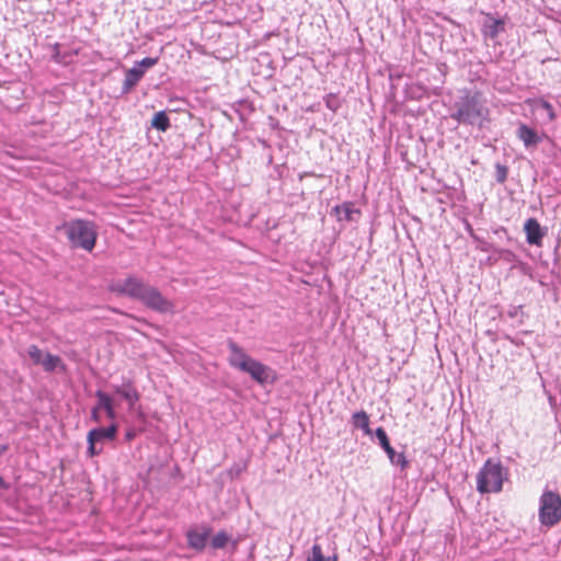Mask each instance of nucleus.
I'll list each match as a JSON object with an SVG mask.
<instances>
[{
  "label": "nucleus",
  "mask_w": 561,
  "mask_h": 561,
  "mask_svg": "<svg viewBox=\"0 0 561 561\" xmlns=\"http://www.w3.org/2000/svg\"><path fill=\"white\" fill-rule=\"evenodd\" d=\"M111 290L118 295H124L133 299H137L148 309H151L156 312H174V304L165 298L157 287L145 283L140 278L128 276L123 280H117L111 286Z\"/></svg>",
  "instance_id": "obj_1"
},
{
  "label": "nucleus",
  "mask_w": 561,
  "mask_h": 561,
  "mask_svg": "<svg viewBox=\"0 0 561 561\" xmlns=\"http://www.w3.org/2000/svg\"><path fill=\"white\" fill-rule=\"evenodd\" d=\"M450 118L460 125L483 129L491 123L488 101L480 91L465 89L454 104Z\"/></svg>",
  "instance_id": "obj_2"
},
{
  "label": "nucleus",
  "mask_w": 561,
  "mask_h": 561,
  "mask_svg": "<svg viewBox=\"0 0 561 561\" xmlns=\"http://www.w3.org/2000/svg\"><path fill=\"white\" fill-rule=\"evenodd\" d=\"M58 229L65 231L71 247L80 248L88 252L94 249L98 231L93 221L72 219L65 221Z\"/></svg>",
  "instance_id": "obj_3"
},
{
  "label": "nucleus",
  "mask_w": 561,
  "mask_h": 561,
  "mask_svg": "<svg viewBox=\"0 0 561 561\" xmlns=\"http://www.w3.org/2000/svg\"><path fill=\"white\" fill-rule=\"evenodd\" d=\"M506 473L500 461L486 459L477 474V490L481 494L502 491Z\"/></svg>",
  "instance_id": "obj_4"
},
{
  "label": "nucleus",
  "mask_w": 561,
  "mask_h": 561,
  "mask_svg": "<svg viewBox=\"0 0 561 561\" xmlns=\"http://www.w3.org/2000/svg\"><path fill=\"white\" fill-rule=\"evenodd\" d=\"M539 522L542 526L553 527L561 522V496L558 492L545 490L539 497Z\"/></svg>",
  "instance_id": "obj_5"
},
{
  "label": "nucleus",
  "mask_w": 561,
  "mask_h": 561,
  "mask_svg": "<svg viewBox=\"0 0 561 561\" xmlns=\"http://www.w3.org/2000/svg\"><path fill=\"white\" fill-rule=\"evenodd\" d=\"M117 434V425L111 424L107 427H95L89 431L87 436L88 448L87 454L89 457L98 456L102 453V447H98L99 443L104 440H113Z\"/></svg>",
  "instance_id": "obj_6"
},
{
  "label": "nucleus",
  "mask_w": 561,
  "mask_h": 561,
  "mask_svg": "<svg viewBox=\"0 0 561 561\" xmlns=\"http://www.w3.org/2000/svg\"><path fill=\"white\" fill-rule=\"evenodd\" d=\"M375 436L378 439L380 447L387 454L390 462L397 467H400L402 470H404L409 465V462L405 458V455L403 453H397L392 448L386 431L382 427H378L375 431Z\"/></svg>",
  "instance_id": "obj_7"
},
{
  "label": "nucleus",
  "mask_w": 561,
  "mask_h": 561,
  "mask_svg": "<svg viewBox=\"0 0 561 561\" xmlns=\"http://www.w3.org/2000/svg\"><path fill=\"white\" fill-rule=\"evenodd\" d=\"M505 31V21L502 18H495L492 13H485L481 24V34L484 39H496Z\"/></svg>",
  "instance_id": "obj_8"
},
{
  "label": "nucleus",
  "mask_w": 561,
  "mask_h": 561,
  "mask_svg": "<svg viewBox=\"0 0 561 561\" xmlns=\"http://www.w3.org/2000/svg\"><path fill=\"white\" fill-rule=\"evenodd\" d=\"M211 528L205 525L190 528L186 531L187 546L196 551H203L210 536Z\"/></svg>",
  "instance_id": "obj_9"
},
{
  "label": "nucleus",
  "mask_w": 561,
  "mask_h": 561,
  "mask_svg": "<svg viewBox=\"0 0 561 561\" xmlns=\"http://www.w3.org/2000/svg\"><path fill=\"white\" fill-rule=\"evenodd\" d=\"M114 392L121 396L131 410L139 401L140 394L130 379H126L122 385L112 386Z\"/></svg>",
  "instance_id": "obj_10"
},
{
  "label": "nucleus",
  "mask_w": 561,
  "mask_h": 561,
  "mask_svg": "<svg viewBox=\"0 0 561 561\" xmlns=\"http://www.w3.org/2000/svg\"><path fill=\"white\" fill-rule=\"evenodd\" d=\"M524 231L526 233V241L533 245H541L542 239L547 233L546 228H542L536 218H528L525 221Z\"/></svg>",
  "instance_id": "obj_11"
},
{
  "label": "nucleus",
  "mask_w": 561,
  "mask_h": 561,
  "mask_svg": "<svg viewBox=\"0 0 561 561\" xmlns=\"http://www.w3.org/2000/svg\"><path fill=\"white\" fill-rule=\"evenodd\" d=\"M243 371L248 373L255 381L261 385L266 383L270 380L271 368L256 359L248 362V365Z\"/></svg>",
  "instance_id": "obj_12"
},
{
  "label": "nucleus",
  "mask_w": 561,
  "mask_h": 561,
  "mask_svg": "<svg viewBox=\"0 0 561 561\" xmlns=\"http://www.w3.org/2000/svg\"><path fill=\"white\" fill-rule=\"evenodd\" d=\"M228 347L230 350L229 355V364L238 368L239 370L243 371L245 366L248 365V362H251L253 358H251L241 348L238 344H236L233 341H229Z\"/></svg>",
  "instance_id": "obj_13"
},
{
  "label": "nucleus",
  "mask_w": 561,
  "mask_h": 561,
  "mask_svg": "<svg viewBox=\"0 0 561 561\" xmlns=\"http://www.w3.org/2000/svg\"><path fill=\"white\" fill-rule=\"evenodd\" d=\"M516 136L526 148H536L542 140L541 136L534 128L523 123L519 124Z\"/></svg>",
  "instance_id": "obj_14"
},
{
  "label": "nucleus",
  "mask_w": 561,
  "mask_h": 561,
  "mask_svg": "<svg viewBox=\"0 0 561 561\" xmlns=\"http://www.w3.org/2000/svg\"><path fill=\"white\" fill-rule=\"evenodd\" d=\"M332 214L339 221H353L354 215H360V210L352 202H344L332 209Z\"/></svg>",
  "instance_id": "obj_15"
},
{
  "label": "nucleus",
  "mask_w": 561,
  "mask_h": 561,
  "mask_svg": "<svg viewBox=\"0 0 561 561\" xmlns=\"http://www.w3.org/2000/svg\"><path fill=\"white\" fill-rule=\"evenodd\" d=\"M144 71L139 70L136 66L126 70L125 79L122 85V94H127L144 77Z\"/></svg>",
  "instance_id": "obj_16"
},
{
  "label": "nucleus",
  "mask_w": 561,
  "mask_h": 561,
  "mask_svg": "<svg viewBox=\"0 0 561 561\" xmlns=\"http://www.w3.org/2000/svg\"><path fill=\"white\" fill-rule=\"evenodd\" d=\"M95 397L98 399L99 408L101 410L105 411L106 416L110 420H115L116 419V412H115V409H114V403H113L112 398L106 392H104L102 390H96L95 391Z\"/></svg>",
  "instance_id": "obj_17"
},
{
  "label": "nucleus",
  "mask_w": 561,
  "mask_h": 561,
  "mask_svg": "<svg viewBox=\"0 0 561 561\" xmlns=\"http://www.w3.org/2000/svg\"><path fill=\"white\" fill-rule=\"evenodd\" d=\"M352 424L354 427L363 430L365 435H373V432L369 427V416L364 410L355 412L352 415Z\"/></svg>",
  "instance_id": "obj_18"
},
{
  "label": "nucleus",
  "mask_w": 561,
  "mask_h": 561,
  "mask_svg": "<svg viewBox=\"0 0 561 561\" xmlns=\"http://www.w3.org/2000/svg\"><path fill=\"white\" fill-rule=\"evenodd\" d=\"M42 366L47 373H53L57 368L62 371L66 370V365L64 364L62 359L58 355L50 353H45V358Z\"/></svg>",
  "instance_id": "obj_19"
},
{
  "label": "nucleus",
  "mask_w": 561,
  "mask_h": 561,
  "mask_svg": "<svg viewBox=\"0 0 561 561\" xmlns=\"http://www.w3.org/2000/svg\"><path fill=\"white\" fill-rule=\"evenodd\" d=\"M151 126L160 131H167L171 124L170 119L164 111L157 112L151 121Z\"/></svg>",
  "instance_id": "obj_20"
},
{
  "label": "nucleus",
  "mask_w": 561,
  "mask_h": 561,
  "mask_svg": "<svg viewBox=\"0 0 561 561\" xmlns=\"http://www.w3.org/2000/svg\"><path fill=\"white\" fill-rule=\"evenodd\" d=\"M493 255L495 260H503L507 263H514L517 259L516 254L513 251L497 247L493 249Z\"/></svg>",
  "instance_id": "obj_21"
},
{
  "label": "nucleus",
  "mask_w": 561,
  "mask_h": 561,
  "mask_svg": "<svg viewBox=\"0 0 561 561\" xmlns=\"http://www.w3.org/2000/svg\"><path fill=\"white\" fill-rule=\"evenodd\" d=\"M27 354L35 365H42L45 358V354L37 345H30Z\"/></svg>",
  "instance_id": "obj_22"
},
{
  "label": "nucleus",
  "mask_w": 561,
  "mask_h": 561,
  "mask_svg": "<svg viewBox=\"0 0 561 561\" xmlns=\"http://www.w3.org/2000/svg\"><path fill=\"white\" fill-rule=\"evenodd\" d=\"M229 536L227 535L226 531L221 530L211 538L210 543L214 549H222L227 546Z\"/></svg>",
  "instance_id": "obj_23"
},
{
  "label": "nucleus",
  "mask_w": 561,
  "mask_h": 561,
  "mask_svg": "<svg viewBox=\"0 0 561 561\" xmlns=\"http://www.w3.org/2000/svg\"><path fill=\"white\" fill-rule=\"evenodd\" d=\"M537 108H541L546 112L548 121L552 122L556 119V112L553 106L546 100L539 99L536 101Z\"/></svg>",
  "instance_id": "obj_24"
},
{
  "label": "nucleus",
  "mask_w": 561,
  "mask_h": 561,
  "mask_svg": "<svg viewBox=\"0 0 561 561\" xmlns=\"http://www.w3.org/2000/svg\"><path fill=\"white\" fill-rule=\"evenodd\" d=\"M159 62V57H146L139 61H136L134 66H136L139 70L146 72L147 69L152 68Z\"/></svg>",
  "instance_id": "obj_25"
},
{
  "label": "nucleus",
  "mask_w": 561,
  "mask_h": 561,
  "mask_svg": "<svg viewBox=\"0 0 561 561\" xmlns=\"http://www.w3.org/2000/svg\"><path fill=\"white\" fill-rule=\"evenodd\" d=\"M325 106L331 110L332 112H336L341 107V100L340 98L334 93H329L324 98Z\"/></svg>",
  "instance_id": "obj_26"
},
{
  "label": "nucleus",
  "mask_w": 561,
  "mask_h": 561,
  "mask_svg": "<svg viewBox=\"0 0 561 561\" xmlns=\"http://www.w3.org/2000/svg\"><path fill=\"white\" fill-rule=\"evenodd\" d=\"M327 558L322 553V548L320 545L314 543L311 548V553L308 557L307 561H325Z\"/></svg>",
  "instance_id": "obj_27"
},
{
  "label": "nucleus",
  "mask_w": 561,
  "mask_h": 561,
  "mask_svg": "<svg viewBox=\"0 0 561 561\" xmlns=\"http://www.w3.org/2000/svg\"><path fill=\"white\" fill-rule=\"evenodd\" d=\"M508 169L506 165L497 163L495 165V179L499 183L503 184L507 179Z\"/></svg>",
  "instance_id": "obj_28"
},
{
  "label": "nucleus",
  "mask_w": 561,
  "mask_h": 561,
  "mask_svg": "<svg viewBox=\"0 0 561 561\" xmlns=\"http://www.w3.org/2000/svg\"><path fill=\"white\" fill-rule=\"evenodd\" d=\"M100 411L101 409L98 403L91 410V419L96 423L101 421Z\"/></svg>",
  "instance_id": "obj_29"
},
{
  "label": "nucleus",
  "mask_w": 561,
  "mask_h": 561,
  "mask_svg": "<svg viewBox=\"0 0 561 561\" xmlns=\"http://www.w3.org/2000/svg\"><path fill=\"white\" fill-rule=\"evenodd\" d=\"M480 241V245H479V249L483 252H492L493 253V249H495V247L486 241H482V240H479Z\"/></svg>",
  "instance_id": "obj_30"
},
{
  "label": "nucleus",
  "mask_w": 561,
  "mask_h": 561,
  "mask_svg": "<svg viewBox=\"0 0 561 561\" xmlns=\"http://www.w3.org/2000/svg\"><path fill=\"white\" fill-rule=\"evenodd\" d=\"M136 435H137V432L135 430H128L125 433V440L126 442H131L133 439H135Z\"/></svg>",
  "instance_id": "obj_31"
},
{
  "label": "nucleus",
  "mask_w": 561,
  "mask_h": 561,
  "mask_svg": "<svg viewBox=\"0 0 561 561\" xmlns=\"http://www.w3.org/2000/svg\"><path fill=\"white\" fill-rule=\"evenodd\" d=\"M466 230L468 231L471 238H473L474 240H479V238L474 234L472 226L468 221H466Z\"/></svg>",
  "instance_id": "obj_32"
},
{
  "label": "nucleus",
  "mask_w": 561,
  "mask_h": 561,
  "mask_svg": "<svg viewBox=\"0 0 561 561\" xmlns=\"http://www.w3.org/2000/svg\"><path fill=\"white\" fill-rule=\"evenodd\" d=\"M506 339H507L512 344H514V345H516V346H519V345H522V344H523V343H522L518 339H516V337L506 336Z\"/></svg>",
  "instance_id": "obj_33"
},
{
  "label": "nucleus",
  "mask_w": 561,
  "mask_h": 561,
  "mask_svg": "<svg viewBox=\"0 0 561 561\" xmlns=\"http://www.w3.org/2000/svg\"><path fill=\"white\" fill-rule=\"evenodd\" d=\"M9 446L5 444H0V456L8 450Z\"/></svg>",
  "instance_id": "obj_34"
},
{
  "label": "nucleus",
  "mask_w": 561,
  "mask_h": 561,
  "mask_svg": "<svg viewBox=\"0 0 561 561\" xmlns=\"http://www.w3.org/2000/svg\"><path fill=\"white\" fill-rule=\"evenodd\" d=\"M0 488L8 489V484L2 477H0Z\"/></svg>",
  "instance_id": "obj_35"
},
{
  "label": "nucleus",
  "mask_w": 561,
  "mask_h": 561,
  "mask_svg": "<svg viewBox=\"0 0 561 561\" xmlns=\"http://www.w3.org/2000/svg\"><path fill=\"white\" fill-rule=\"evenodd\" d=\"M330 561H337V557L336 556L332 557Z\"/></svg>",
  "instance_id": "obj_36"
},
{
  "label": "nucleus",
  "mask_w": 561,
  "mask_h": 561,
  "mask_svg": "<svg viewBox=\"0 0 561 561\" xmlns=\"http://www.w3.org/2000/svg\"><path fill=\"white\" fill-rule=\"evenodd\" d=\"M59 55V51H56L55 59L57 60V56Z\"/></svg>",
  "instance_id": "obj_37"
},
{
  "label": "nucleus",
  "mask_w": 561,
  "mask_h": 561,
  "mask_svg": "<svg viewBox=\"0 0 561 561\" xmlns=\"http://www.w3.org/2000/svg\"><path fill=\"white\" fill-rule=\"evenodd\" d=\"M510 316H511V317H514V316H515L514 311H511V312H510Z\"/></svg>",
  "instance_id": "obj_38"
}]
</instances>
